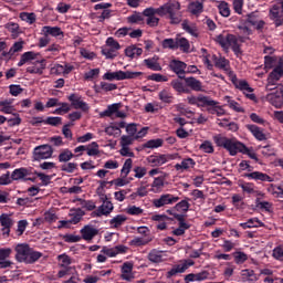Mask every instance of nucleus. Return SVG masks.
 <instances>
[{
  "label": "nucleus",
  "mask_w": 283,
  "mask_h": 283,
  "mask_svg": "<svg viewBox=\"0 0 283 283\" xmlns=\"http://www.w3.org/2000/svg\"><path fill=\"white\" fill-rule=\"evenodd\" d=\"M144 17H167L170 19L171 25H178L182 21V12H180V2L168 1L160 6L159 8H147L143 12Z\"/></svg>",
  "instance_id": "obj_1"
},
{
  "label": "nucleus",
  "mask_w": 283,
  "mask_h": 283,
  "mask_svg": "<svg viewBox=\"0 0 283 283\" xmlns=\"http://www.w3.org/2000/svg\"><path fill=\"white\" fill-rule=\"evenodd\" d=\"M43 258V253L34 251L29 244L21 243L15 247V260L24 264H34Z\"/></svg>",
  "instance_id": "obj_2"
},
{
  "label": "nucleus",
  "mask_w": 283,
  "mask_h": 283,
  "mask_svg": "<svg viewBox=\"0 0 283 283\" xmlns=\"http://www.w3.org/2000/svg\"><path fill=\"white\" fill-rule=\"evenodd\" d=\"M213 140L217 147H223V149H227V151H229L230 156H235L238 153H247V146L238 142V139H229L227 137L217 135L213 137Z\"/></svg>",
  "instance_id": "obj_3"
},
{
  "label": "nucleus",
  "mask_w": 283,
  "mask_h": 283,
  "mask_svg": "<svg viewBox=\"0 0 283 283\" xmlns=\"http://www.w3.org/2000/svg\"><path fill=\"white\" fill-rule=\"evenodd\" d=\"M143 76V72H132V71H116L107 72L103 75L104 81H125L129 78H138Z\"/></svg>",
  "instance_id": "obj_4"
},
{
  "label": "nucleus",
  "mask_w": 283,
  "mask_h": 283,
  "mask_svg": "<svg viewBox=\"0 0 283 283\" xmlns=\"http://www.w3.org/2000/svg\"><path fill=\"white\" fill-rule=\"evenodd\" d=\"M54 154V149L52 146L45 144L36 146L33 150V160H46L48 158H52Z\"/></svg>",
  "instance_id": "obj_5"
},
{
  "label": "nucleus",
  "mask_w": 283,
  "mask_h": 283,
  "mask_svg": "<svg viewBox=\"0 0 283 283\" xmlns=\"http://www.w3.org/2000/svg\"><path fill=\"white\" fill-rule=\"evenodd\" d=\"M178 200H180V197L166 193L161 195L159 199H154L153 205L156 207V209H160V207H165L166 205H174V202H178Z\"/></svg>",
  "instance_id": "obj_6"
},
{
  "label": "nucleus",
  "mask_w": 283,
  "mask_h": 283,
  "mask_svg": "<svg viewBox=\"0 0 283 283\" xmlns=\"http://www.w3.org/2000/svg\"><path fill=\"white\" fill-rule=\"evenodd\" d=\"M174 155H151L147 158V163H149L151 167H160L168 160H174Z\"/></svg>",
  "instance_id": "obj_7"
},
{
  "label": "nucleus",
  "mask_w": 283,
  "mask_h": 283,
  "mask_svg": "<svg viewBox=\"0 0 283 283\" xmlns=\"http://www.w3.org/2000/svg\"><path fill=\"white\" fill-rule=\"evenodd\" d=\"M169 67L179 78H185V70H187V64L179 60H172Z\"/></svg>",
  "instance_id": "obj_8"
},
{
  "label": "nucleus",
  "mask_w": 283,
  "mask_h": 283,
  "mask_svg": "<svg viewBox=\"0 0 283 283\" xmlns=\"http://www.w3.org/2000/svg\"><path fill=\"white\" fill-rule=\"evenodd\" d=\"M69 101L71 102V105L74 107V109H82V112L90 111V106L87 105V103L83 102L81 99V96L76 94H71L69 96Z\"/></svg>",
  "instance_id": "obj_9"
},
{
  "label": "nucleus",
  "mask_w": 283,
  "mask_h": 283,
  "mask_svg": "<svg viewBox=\"0 0 283 283\" xmlns=\"http://www.w3.org/2000/svg\"><path fill=\"white\" fill-rule=\"evenodd\" d=\"M238 90L243 92L250 101H256L258 97H255V94H253V87H250L249 82L247 81H240L237 84Z\"/></svg>",
  "instance_id": "obj_10"
},
{
  "label": "nucleus",
  "mask_w": 283,
  "mask_h": 283,
  "mask_svg": "<svg viewBox=\"0 0 283 283\" xmlns=\"http://www.w3.org/2000/svg\"><path fill=\"white\" fill-rule=\"evenodd\" d=\"M81 234H82L83 240H86V242H90V241L94 240V238H96V235H98V229H96L92 226H85L81 230Z\"/></svg>",
  "instance_id": "obj_11"
},
{
  "label": "nucleus",
  "mask_w": 283,
  "mask_h": 283,
  "mask_svg": "<svg viewBox=\"0 0 283 283\" xmlns=\"http://www.w3.org/2000/svg\"><path fill=\"white\" fill-rule=\"evenodd\" d=\"M102 253L108 255V258H116L119 253H127V247L116 245L114 248H103Z\"/></svg>",
  "instance_id": "obj_12"
},
{
  "label": "nucleus",
  "mask_w": 283,
  "mask_h": 283,
  "mask_svg": "<svg viewBox=\"0 0 283 283\" xmlns=\"http://www.w3.org/2000/svg\"><path fill=\"white\" fill-rule=\"evenodd\" d=\"M245 127L252 134V136L256 138V140H266V135L264 134V130H262V128H260L259 126L253 124H248L245 125Z\"/></svg>",
  "instance_id": "obj_13"
},
{
  "label": "nucleus",
  "mask_w": 283,
  "mask_h": 283,
  "mask_svg": "<svg viewBox=\"0 0 283 283\" xmlns=\"http://www.w3.org/2000/svg\"><path fill=\"white\" fill-rule=\"evenodd\" d=\"M114 211V203L112 201H104L95 212L97 218H101V216H109Z\"/></svg>",
  "instance_id": "obj_14"
},
{
  "label": "nucleus",
  "mask_w": 283,
  "mask_h": 283,
  "mask_svg": "<svg viewBox=\"0 0 283 283\" xmlns=\"http://www.w3.org/2000/svg\"><path fill=\"white\" fill-rule=\"evenodd\" d=\"M244 177L251 178L252 180H261V182H273V179L271 178V176L260 171L244 174Z\"/></svg>",
  "instance_id": "obj_15"
},
{
  "label": "nucleus",
  "mask_w": 283,
  "mask_h": 283,
  "mask_svg": "<svg viewBox=\"0 0 283 283\" xmlns=\"http://www.w3.org/2000/svg\"><path fill=\"white\" fill-rule=\"evenodd\" d=\"M270 17L274 21L276 28L283 24V15L280 14V7L274 4L270 10Z\"/></svg>",
  "instance_id": "obj_16"
},
{
  "label": "nucleus",
  "mask_w": 283,
  "mask_h": 283,
  "mask_svg": "<svg viewBox=\"0 0 283 283\" xmlns=\"http://www.w3.org/2000/svg\"><path fill=\"white\" fill-rule=\"evenodd\" d=\"M132 271H134V264L126 262L122 266V280H126V282H132L134 274H132Z\"/></svg>",
  "instance_id": "obj_17"
},
{
  "label": "nucleus",
  "mask_w": 283,
  "mask_h": 283,
  "mask_svg": "<svg viewBox=\"0 0 283 283\" xmlns=\"http://www.w3.org/2000/svg\"><path fill=\"white\" fill-rule=\"evenodd\" d=\"M71 219L69 220L70 224H78L81 220H83V216H85V211H83L81 208L71 210Z\"/></svg>",
  "instance_id": "obj_18"
},
{
  "label": "nucleus",
  "mask_w": 283,
  "mask_h": 283,
  "mask_svg": "<svg viewBox=\"0 0 283 283\" xmlns=\"http://www.w3.org/2000/svg\"><path fill=\"white\" fill-rule=\"evenodd\" d=\"M147 258H148L149 262H151L153 264H160V262L165 261V259L163 256V251L156 250V249H153L148 253Z\"/></svg>",
  "instance_id": "obj_19"
},
{
  "label": "nucleus",
  "mask_w": 283,
  "mask_h": 283,
  "mask_svg": "<svg viewBox=\"0 0 283 283\" xmlns=\"http://www.w3.org/2000/svg\"><path fill=\"white\" fill-rule=\"evenodd\" d=\"M266 98L271 103V105H273L277 109H280V107H282V105H283L282 93H280L279 95L275 93H270L266 95Z\"/></svg>",
  "instance_id": "obj_20"
},
{
  "label": "nucleus",
  "mask_w": 283,
  "mask_h": 283,
  "mask_svg": "<svg viewBox=\"0 0 283 283\" xmlns=\"http://www.w3.org/2000/svg\"><path fill=\"white\" fill-rule=\"evenodd\" d=\"M43 70H45V60L35 61L33 66L27 67L29 74H43Z\"/></svg>",
  "instance_id": "obj_21"
},
{
  "label": "nucleus",
  "mask_w": 283,
  "mask_h": 283,
  "mask_svg": "<svg viewBox=\"0 0 283 283\" xmlns=\"http://www.w3.org/2000/svg\"><path fill=\"white\" fill-rule=\"evenodd\" d=\"M184 81L188 87L193 90V92H202V82L196 77H185Z\"/></svg>",
  "instance_id": "obj_22"
},
{
  "label": "nucleus",
  "mask_w": 283,
  "mask_h": 283,
  "mask_svg": "<svg viewBox=\"0 0 283 283\" xmlns=\"http://www.w3.org/2000/svg\"><path fill=\"white\" fill-rule=\"evenodd\" d=\"M232 48L234 54H242V50L240 49V42L238 38L233 34H228V48Z\"/></svg>",
  "instance_id": "obj_23"
},
{
  "label": "nucleus",
  "mask_w": 283,
  "mask_h": 283,
  "mask_svg": "<svg viewBox=\"0 0 283 283\" xmlns=\"http://www.w3.org/2000/svg\"><path fill=\"white\" fill-rule=\"evenodd\" d=\"M219 103L217 101L211 99L209 96L199 95V102L197 107H216Z\"/></svg>",
  "instance_id": "obj_24"
},
{
  "label": "nucleus",
  "mask_w": 283,
  "mask_h": 283,
  "mask_svg": "<svg viewBox=\"0 0 283 283\" xmlns=\"http://www.w3.org/2000/svg\"><path fill=\"white\" fill-rule=\"evenodd\" d=\"M165 189V177H157L151 184V191L154 193H160Z\"/></svg>",
  "instance_id": "obj_25"
},
{
  "label": "nucleus",
  "mask_w": 283,
  "mask_h": 283,
  "mask_svg": "<svg viewBox=\"0 0 283 283\" xmlns=\"http://www.w3.org/2000/svg\"><path fill=\"white\" fill-rule=\"evenodd\" d=\"M181 28L182 30H185V32H188V34H191V36H198V27H196V24L193 23H189V20H184L181 23Z\"/></svg>",
  "instance_id": "obj_26"
},
{
  "label": "nucleus",
  "mask_w": 283,
  "mask_h": 283,
  "mask_svg": "<svg viewBox=\"0 0 283 283\" xmlns=\"http://www.w3.org/2000/svg\"><path fill=\"white\" fill-rule=\"evenodd\" d=\"M42 32L44 36H61L63 34V31L59 27H43Z\"/></svg>",
  "instance_id": "obj_27"
},
{
  "label": "nucleus",
  "mask_w": 283,
  "mask_h": 283,
  "mask_svg": "<svg viewBox=\"0 0 283 283\" xmlns=\"http://www.w3.org/2000/svg\"><path fill=\"white\" fill-rule=\"evenodd\" d=\"M34 59H36V53L32 51L25 52L21 55L18 66L21 67L25 65V63H30V61H34Z\"/></svg>",
  "instance_id": "obj_28"
},
{
  "label": "nucleus",
  "mask_w": 283,
  "mask_h": 283,
  "mask_svg": "<svg viewBox=\"0 0 283 283\" xmlns=\"http://www.w3.org/2000/svg\"><path fill=\"white\" fill-rule=\"evenodd\" d=\"M143 54V50L137 48L136 45H130L126 48L125 55L129 59H135V56H140Z\"/></svg>",
  "instance_id": "obj_29"
},
{
  "label": "nucleus",
  "mask_w": 283,
  "mask_h": 283,
  "mask_svg": "<svg viewBox=\"0 0 283 283\" xmlns=\"http://www.w3.org/2000/svg\"><path fill=\"white\" fill-rule=\"evenodd\" d=\"M170 85L179 94H189V88H187L186 85L182 82H180L179 80H174L170 83Z\"/></svg>",
  "instance_id": "obj_30"
},
{
  "label": "nucleus",
  "mask_w": 283,
  "mask_h": 283,
  "mask_svg": "<svg viewBox=\"0 0 283 283\" xmlns=\"http://www.w3.org/2000/svg\"><path fill=\"white\" fill-rule=\"evenodd\" d=\"M25 176H30V171L25 168H18L11 174V180H23Z\"/></svg>",
  "instance_id": "obj_31"
},
{
  "label": "nucleus",
  "mask_w": 283,
  "mask_h": 283,
  "mask_svg": "<svg viewBox=\"0 0 283 283\" xmlns=\"http://www.w3.org/2000/svg\"><path fill=\"white\" fill-rule=\"evenodd\" d=\"M124 222H127V217L124 214H117L109 221V224L112 229H118V227H122Z\"/></svg>",
  "instance_id": "obj_32"
},
{
  "label": "nucleus",
  "mask_w": 283,
  "mask_h": 283,
  "mask_svg": "<svg viewBox=\"0 0 283 283\" xmlns=\"http://www.w3.org/2000/svg\"><path fill=\"white\" fill-rule=\"evenodd\" d=\"M176 45L177 50L180 48L182 52H189V49L191 48L187 38H176Z\"/></svg>",
  "instance_id": "obj_33"
},
{
  "label": "nucleus",
  "mask_w": 283,
  "mask_h": 283,
  "mask_svg": "<svg viewBox=\"0 0 283 283\" xmlns=\"http://www.w3.org/2000/svg\"><path fill=\"white\" fill-rule=\"evenodd\" d=\"M205 6L200 1L191 2L188 7L191 14H201Z\"/></svg>",
  "instance_id": "obj_34"
},
{
  "label": "nucleus",
  "mask_w": 283,
  "mask_h": 283,
  "mask_svg": "<svg viewBox=\"0 0 283 283\" xmlns=\"http://www.w3.org/2000/svg\"><path fill=\"white\" fill-rule=\"evenodd\" d=\"M196 165L192 158H187L181 161V164H176L175 169L180 171V169H191Z\"/></svg>",
  "instance_id": "obj_35"
},
{
  "label": "nucleus",
  "mask_w": 283,
  "mask_h": 283,
  "mask_svg": "<svg viewBox=\"0 0 283 283\" xmlns=\"http://www.w3.org/2000/svg\"><path fill=\"white\" fill-rule=\"evenodd\" d=\"M144 63L148 67V70H153L154 72H160L163 70L160 63H158L155 59L144 60Z\"/></svg>",
  "instance_id": "obj_36"
},
{
  "label": "nucleus",
  "mask_w": 283,
  "mask_h": 283,
  "mask_svg": "<svg viewBox=\"0 0 283 283\" xmlns=\"http://www.w3.org/2000/svg\"><path fill=\"white\" fill-rule=\"evenodd\" d=\"M283 76V70L282 67H274L273 71L269 74L268 80L277 83V81H280V78H282Z\"/></svg>",
  "instance_id": "obj_37"
},
{
  "label": "nucleus",
  "mask_w": 283,
  "mask_h": 283,
  "mask_svg": "<svg viewBox=\"0 0 283 283\" xmlns=\"http://www.w3.org/2000/svg\"><path fill=\"white\" fill-rule=\"evenodd\" d=\"M120 107H123V104H120V103L109 105L107 107V109L103 112L102 116H108L109 117V116L116 114L118 112V109H120Z\"/></svg>",
  "instance_id": "obj_38"
},
{
  "label": "nucleus",
  "mask_w": 283,
  "mask_h": 283,
  "mask_svg": "<svg viewBox=\"0 0 283 283\" xmlns=\"http://www.w3.org/2000/svg\"><path fill=\"white\" fill-rule=\"evenodd\" d=\"M241 277L243 280H249L250 282H255L258 280V276H255V272L249 269L241 271Z\"/></svg>",
  "instance_id": "obj_39"
},
{
  "label": "nucleus",
  "mask_w": 283,
  "mask_h": 283,
  "mask_svg": "<svg viewBox=\"0 0 283 283\" xmlns=\"http://www.w3.org/2000/svg\"><path fill=\"white\" fill-rule=\"evenodd\" d=\"M134 164V161L132 160V158H128L125 160L124 166L122 168V178H127V176H129V171H132V165Z\"/></svg>",
  "instance_id": "obj_40"
},
{
  "label": "nucleus",
  "mask_w": 283,
  "mask_h": 283,
  "mask_svg": "<svg viewBox=\"0 0 283 283\" xmlns=\"http://www.w3.org/2000/svg\"><path fill=\"white\" fill-rule=\"evenodd\" d=\"M87 156H98L101 150L98 149V144L96 142L91 143L86 146Z\"/></svg>",
  "instance_id": "obj_41"
},
{
  "label": "nucleus",
  "mask_w": 283,
  "mask_h": 283,
  "mask_svg": "<svg viewBox=\"0 0 283 283\" xmlns=\"http://www.w3.org/2000/svg\"><path fill=\"white\" fill-rule=\"evenodd\" d=\"M74 158V154H72V150L65 149L59 155V161L60 163H70Z\"/></svg>",
  "instance_id": "obj_42"
},
{
  "label": "nucleus",
  "mask_w": 283,
  "mask_h": 283,
  "mask_svg": "<svg viewBox=\"0 0 283 283\" xmlns=\"http://www.w3.org/2000/svg\"><path fill=\"white\" fill-rule=\"evenodd\" d=\"M144 147L146 149H156L158 147H163V139H150L147 143L144 144Z\"/></svg>",
  "instance_id": "obj_43"
},
{
  "label": "nucleus",
  "mask_w": 283,
  "mask_h": 283,
  "mask_svg": "<svg viewBox=\"0 0 283 283\" xmlns=\"http://www.w3.org/2000/svg\"><path fill=\"white\" fill-rule=\"evenodd\" d=\"M102 54L106 56V59H116V56H118V51L116 49L105 46L104 49H102Z\"/></svg>",
  "instance_id": "obj_44"
},
{
  "label": "nucleus",
  "mask_w": 283,
  "mask_h": 283,
  "mask_svg": "<svg viewBox=\"0 0 283 283\" xmlns=\"http://www.w3.org/2000/svg\"><path fill=\"white\" fill-rule=\"evenodd\" d=\"M159 98L163 103H174V95H171V93H169L167 90H164L159 93Z\"/></svg>",
  "instance_id": "obj_45"
},
{
  "label": "nucleus",
  "mask_w": 283,
  "mask_h": 283,
  "mask_svg": "<svg viewBox=\"0 0 283 283\" xmlns=\"http://www.w3.org/2000/svg\"><path fill=\"white\" fill-rule=\"evenodd\" d=\"M151 242V239H143V238H135L129 242L130 247H145L146 244H149Z\"/></svg>",
  "instance_id": "obj_46"
},
{
  "label": "nucleus",
  "mask_w": 283,
  "mask_h": 283,
  "mask_svg": "<svg viewBox=\"0 0 283 283\" xmlns=\"http://www.w3.org/2000/svg\"><path fill=\"white\" fill-rule=\"evenodd\" d=\"M20 19L22 21H25L27 23H34L36 21V14L34 13H28V12H22L20 13Z\"/></svg>",
  "instance_id": "obj_47"
},
{
  "label": "nucleus",
  "mask_w": 283,
  "mask_h": 283,
  "mask_svg": "<svg viewBox=\"0 0 283 283\" xmlns=\"http://www.w3.org/2000/svg\"><path fill=\"white\" fill-rule=\"evenodd\" d=\"M187 271V265H177L172 268L167 273V277H174V275H177V273H185Z\"/></svg>",
  "instance_id": "obj_48"
},
{
  "label": "nucleus",
  "mask_w": 283,
  "mask_h": 283,
  "mask_svg": "<svg viewBox=\"0 0 283 283\" xmlns=\"http://www.w3.org/2000/svg\"><path fill=\"white\" fill-rule=\"evenodd\" d=\"M57 260L62 261V263L60 264V266L62 269H67V266H70V264H72V259L67 254H60L57 256Z\"/></svg>",
  "instance_id": "obj_49"
},
{
  "label": "nucleus",
  "mask_w": 283,
  "mask_h": 283,
  "mask_svg": "<svg viewBox=\"0 0 283 283\" xmlns=\"http://www.w3.org/2000/svg\"><path fill=\"white\" fill-rule=\"evenodd\" d=\"M189 201L187 200H181L180 202H178L176 206H175V210L176 211H184V213H187V211H189Z\"/></svg>",
  "instance_id": "obj_50"
},
{
  "label": "nucleus",
  "mask_w": 283,
  "mask_h": 283,
  "mask_svg": "<svg viewBox=\"0 0 283 283\" xmlns=\"http://www.w3.org/2000/svg\"><path fill=\"white\" fill-rule=\"evenodd\" d=\"M226 98H227L229 107L231 109H233L234 112H239V113L244 114V108H242L241 105L238 104V102H235V101H233V99H231L229 97H226Z\"/></svg>",
  "instance_id": "obj_51"
},
{
  "label": "nucleus",
  "mask_w": 283,
  "mask_h": 283,
  "mask_svg": "<svg viewBox=\"0 0 283 283\" xmlns=\"http://www.w3.org/2000/svg\"><path fill=\"white\" fill-rule=\"evenodd\" d=\"M0 224L1 227L6 228V227H12L13 222L12 219L10 218V214H1L0 216Z\"/></svg>",
  "instance_id": "obj_52"
},
{
  "label": "nucleus",
  "mask_w": 283,
  "mask_h": 283,
  "mask_svg": "<svg viewBox=\"0 0 283 283\" xmlns=\"http://www.w3.org/2000/svg\"><path fill=\"white\" fill-rule=\"evenodd\" d=\"M219 12L221 17H229L231 14V10L229 9V3L221 2L219 4Z\"/></svg>",
  "instance_id": "obj_53"
},
{
  "label": "nucleus",
  "mask_w": 283,
  "mask_h": 283,
  "mask_svg": "<svg viewBox=\"0 0 283 283\" xmlns=\"http://www.w3.org/2000/svg\"><path fill=\"white\" fill-rule=\"evenodd\" d=\"M7 30L12 33V36H19V24L14 22H9L6 24Z\"/></svg>",
  "instance_id": "obj_54"
},
{
  "label": "nucleus",
  "mask_w": 283,
  "mask_h": 283,
  "mask_svg": "<svg viewBox=\"0 0 283 283\" xmlns=\"http://www.w3.org/2000/svg\"><path fill=\"white\" fill-rule=\"evenodd\" d=\"M175 220H178L179 229H184V231H187V229H189V223L185 222V214H175Z\"/></svg>",
  "instance_id": "obj_55"
},
{
  "label": "nucleus",
  "mask_w": 283,
  "mask_h": 283,
  "mask_svg": "<svg viewBox=\"0 0 283 283\" xmlns=\"http://www.w3.org/2000/svg\"><path fill=\"white\" fill-rule=\"evenodd\" d=\"M143 208L136 206H130L126 209V213H128V216H140L143 214Z\"/></svg>",
  "instance_id": "obj_56"
},
{
  "label": "nucleus",
  "mask_w": 283,
  "mask_h": 283,
  "mask_svg": "<svg viewBox=\"0 0 283 283\" xmlns=\"http://www.w3.org/2000/svg\"><path fill=\"white\" fill-rule=\"evenodd\" d=\"M101 90L104 92H114V90H118V86L116 84L107 83V82H101L99 83Z\"/></svg>",
  "instance_id": "obj_57"
},
{
  "label": "nucleus",
  "mask_w": 283,
  "mask_h": 283,
  "mask_svg": "<svg viewBox=\"0 0 283 283\" xmlns=\"http://www.w3.org/2000/svg\"><path fill=\"white\" fill-rule=\"evenodd\" d=\"M106 48H111L112 50H120V44L114 38H108L106 40Z\"/></svg>",
  "instance_id": "obj_58"
},
{
  "label": "nucleus",
  "mask_w": 283,
  "mask_h": 283,
  "mask_svg": "<svg viewBox=\"0 0 283 283\" xmlns=\"http://www.w3.org/2000/svg\"><path fill=\"white\" fill-rule=\"evenodd\" d=\"M134 143V137H132L130 135H123L120 137V146L122 147H129V145H133Z\"/></svg>",
  "instance_id": "obj_59"
},
{
  "label": "nucleus",
  "mask_w": 283,
  "mask_h": 283,
  "mask_svg": "<svg viewBox=\"0 0 283 283\" xmlns=\"http://www.w3.org/2000/svg\"><path fill=\"white\" fill-rule=\"evenodd\" d=\"M247 260H249V258L247 256V254L244 252H235L234 253V261L237 264H243V262H247Z\"/></svg>",
  "instance_id": "obj_60"
},
{
  "label": "nucleus",
  "mask_w": 283,
  "mask_h": 283,
  "mask_svg": "<svg viewBox=\"0 0 283 283\" xmlns=\"http://www.w3.org/2000/svg\"><path fill=\"white\" fill-rule=\"evenodd\" d=\"M163 48H168L169 50H177L176 39H165L163 41Z\"/></svg>",
  "instance_id": "obj_61"
},
{
  "label": "nucleus",
  "mask_w": 283,
  "mask_h": 283,
  "mask_svg": "<svg viewBox=\"0 0 283 283\" xmlns=\"http://www.w3.org/2000/svg\"><path fill=\"white\" fill-rule=\"evenodd\" d=\"M216 67H218L219 70H227V67L229 66V61H227V59L224 57H219L216 62H214Z\"/></svg>",
  "instance_id": "obj_62"
},
{
  "label": "nucleus",
  "mask_w": 283,
  "mask_h": 283,
  "mask_svg": "<svg viewBox=\"0 0 283 283\" xmlns=\"http://www.w3.org/2000/svg\"><path fill=\"white\" fill-rule=\"evenodd\" d=\"M135 178H145L147 176V168L137 166L134 168Z\"/></svg>",
  "instance_id": "obj_63"
},
{
  "label": "nucleus",
  "mask_w": 283,
  "mask_h": 283,
  "mask_svg": "<svg viewBox=\"0 0 283 283\" xmlns=\"http://www.w3.org/2000/svg\"><path fill=\"white\" fill-rule=\"evenodd\" d=\"M273 258H275V260H281V262L283 261V248L282 247H277L273 250Z\"/></svg>",
  "instance_id": "obj_64"
}]
</instances>
